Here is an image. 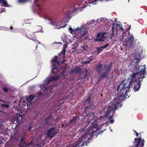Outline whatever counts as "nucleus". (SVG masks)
Segmentation results:
<instances>
[{
    "mask_svg": "<svg viewBox=\"0 0 147 147\" xmlns=\"http://www.w3.org/2000/svg\"><path fill=\"white\" fill-rule=\"evenodd\" d=\"M121 98L119 97L116 96L112 102L108 104L107 108H105L103 110L100 111V113L103 116H100L99 117H96L94 122L92 121V120L94 119L95 115L94 112H92L88 114L86 116L88 118V124L91 123V127L88 128L85 132L83 135L86 136L87 141H89L93 135V133L97 130L99 129V127L96 123L102 122L105 120V118L109 119L113 117L114 116L115 111L119 107L122 105L121 102Z\"/></svg>",
    "mask_w": 147,
    "mask_h": 147,
    "instance_id": "obj_1",
    "label": "nucleus"
},
{
    "mask_svg": "<svg viewBox=\"0 0 147 147\" xmlns=\"http://www.w3.org/2000/svg\"><path fill=\"white\" fill-rule=\"evenodd\" d=\"M142 67H144L143 69H142L140 71H138L140 69L139 66L138 65L136 66L134 69V71H136L137 73L133 72L131 78L127 79V81L122 85L120 89L121 84L117 86V91H118L119 90V94L116 96L117 97H119L120 98H121L122 100L123 95H124L125 93H126L131 87H132V83H134V84H135V83L138 82H141L142 81L143 79L145 77L146 74V68L145 65H144Z\"/></svg>",
    "mask_w": 147,
    "mask_h": 147,
    "instance_id": "obj_2",
    "label": "nucleus"
},
{
    "mask_svg": "<svg viewBox=\"0 0 147 147\" xmlns=\"http://www.w3.org/2000/svg\"><path fill=\"white\" fill-rule=\"evenodd\" d=\"M65 69H62L57 68L56 71V73L54 71L55 69H52L51 70V74H53L54 76H51L49 78H47L44 81V83L40 85V87L41 88V90L44 89L42 92H39L37 94L38 96H40L41 95H49L51 93L52 90L53 89V86H48L49 85V83L52 81L56 79L61 78L60 74H63L65 71Z\"/></svg>",
    "mask_w": 147,
    "mask_h": 147,
    "instance_id": "obj_3",
    "label": "nucleus"
},
{
    "mask_svg": "<svg viewBox=\"0 0 147 147\" xmlns=\"http://www.w3.org/2000/svg\"><path fill=\"white\" fill-rule=\"evenodd\" d=\"M86 26L84 24L81 25L76 29H74L70 27L68 29L71 34H74L73 36L76 39H78L86 35L88 31L86 30Z\"/></svg>",
    "mask_w": 147,
    "mask_h": 147,
    "instance_id": "obj_4",
    "label": "nucleus"
},
{
    "mask_svg": "<svg viewBox=\"0 0 147 147\" xmlns=\"http://www.w3.org/2000/svg\"><path fill=\"white\" fill-rule=\"evenodd\" d=\"M88 141H87L86 136L82 135L80 137H77L75 142L74 141H71L69 144L66 147H79L80 146H82L84 144L87 145L88 142L89 143Z\"/></svg>",
    "mask_w": 147,
    "mask_h": 147,
    "instance_id": "obj_5",
    "label": "nucleus"
},
{
    "mask_svg": "<svg viewBox=\"0 0 147 147\" xmlns=\"http://www.w3.org/2000/svg\"><path fill=\"white\" fill-rule=\"evenodd\" d=\"M127 38L129 40H125L124 42L125 43L126 47L128 48L129 50L131 49L134 47L133 41L134 37L132 34L129 32L127 34Z\"/></svg>",
    "mask_w": 147,
    "mask_h": 147,
    "instance_id": "obj_6",
    "label": "nucleus"
},
{
    "mask_svg": "<svg viewBox=\"0 0 147 147\" xmlns=\"http://www.w3.org/2000/svg\"><path fill=\"white\" fill-rule=\"evenodd\" d=\"M47 19L49 21V24L54 27L55 29H59L61 28H64L65 26H62L63 23L65 22L64 21H57L55 18L51 20L49 18H48Z\"/></svg>",
    "mask_w": 147,
    "mask_h": 147,
    "instance_id": "obj_7",
    "label": "nucleus"
},
{
    "mask_svg": "<svg viewBox=\"0 0 147 147\" xmlns=\"http://www.w3.org/2000/svg\"><path fill=\"white\" fill-rule=\"evenodd\" d=\"M111 67V65L110 64L103 68L102 73L99 76L100 78L102 79L105 78H107L109 75L110 74V69Z\"/></svg>",
    "mask_w": 147,
    "mask_h": 147,
    "instance_id": "obj_8",
    "label": "nucleus"
},
{
    "mask_svg": "<svg viewBox=\"0 0 147 147\" xmlns=\"http://www.w3.org/2000/svg\"><path fill=\"white\" fill-rule=\"evenodd\" d=\"M109 21L112 22L113 25V26L112 27V33L111 34V35L112 36H114L113 35V32L114 31L117 30V29L116 28L115 26H114L113 21L112 20L109 19V20H108L105 18H101L98 19L97 20H96V23H97L102 22L105 24H106L108 22H109Z\"/></svg>",
    "mask_w": 147,
    "mask_h": 147,
    "instance_id": "obj_9",
    "label": "nucleus"
},
{
    "mask_svg": "<svg viewBox=\"0 0 147 147\" xmlns=\"http://www.w3.org/2000/svg\"><path fill=\"white\" fill-rule=\"evenodd\" d=\"M83 2V1L82 0H78L75 2V6L73 8L74 9V10H73L72 11H71L70 12L69 11H66L65 10V17L68 18H71V16L70 15L71 14H73V13L75 12L76 11H77L78 9L77 7H75L76 5H79L81 4Z\"/></svg>",
    "mask_w": 147,
    "mask_h": 147,
    "instance_id": "obj_10",
    "label": "nucleus"
},
{
    "mask_svg": "<svg viewBox=\"0 0 147 147\" xmlns=\"http://www.w3.org/2000/svg\"><path fill=\"white\" fill-rule=\"evenodd\" d=\"M61 39L62 41L64 43L63 48L64 49L61 52V53H63L64 55L65 52V49L67 47V44L69 42H71L70 39L68 37L64 34H63L61 36Z\"/></svg>",
    "mask_w": 147,
    "mask_h": 147,
    "instance_id": "obj_11",
    "label": "nucleus"
},
{
    "mask_svg": "<svg viewBox=\"0 0 147 147\" xmlns=\"http://www.w3.org/2000/svg\"><path fill=\"white\" fill-rule=\"evenodd\" d=\"M107 33L103 31L98 33L96 37L94 38V40L95 41H104V40L107 38V36H105Z\"/></svg>",
    "mask_w": 147,
    "mask_h": 147,
    "instance_id": "obj_12",
    "label": "nucleus"
},
{
    "mask_svg": "<svg viewBox=\"0 0 147 147\" xmlns=\"http://www.w3.org/2000/svg\"><path fill=\"white\" fill-rule=\"evenodd\" d=\"M134 142L135 147H143L144 146V141L141 138H135Z\"/></svg>",
    "mask_w": 147,
    "mask_h": 147,
    "instance_id": "obj_13",
    "label": "nucleus"
},
{
    "mask_svg": "<svg viewBox=\"0 0 147 147\" xmlns=\"http://www.w3.org/2000/svg\"><path fill=\"white\" fill-rule=\"evenodd\" d=\"M57 57L55 56L51 60V63L53 69L57 70L58 67L59 66V63L57 61Z\"/></svg>",
    "mask_w": 147,
    "mask_h": 147,
    "instance_id": "obj_14",
    "label": "nucleus"
},
{
    "mask_svg": "<svg viewBox=\"0 0 147 147\" xmlns=\"http://www.w3.org/2000/svg\"><path fill=\"white\" fill-rule=\"evenodd\" d=\"M39 0H34V4L36 7V9L38 14L42 16L43 15V11L42 10L40 4L38 3Z\"/></svg>",
    "mask_w": 147,
    "mask_h": 147,
    "instance_id": "obj_15",
    "label": "nucleus"
},
{
    "mask_svg": "<svg viewBox=\"0 0 147 147\" xmlns=\"http://www.w3.org/2000/svg\"><path fill=\"white\" fill-rule=\"evenodd\" d=\"M57 131L54 127L50 128L47 133V135L48 137L52 138L56 133Z\"/></svg>",
    "mask_w": 147,
    "mask_h": 147,
    "instance_id": "obj_16",
    "label": "nucleus"
},
{
    "mask_svg": "<svg viewBox=\"0 0 147 147\" xmlns=\"http://www.w3.org/2000/svg\"><path fill=\"white\" fill-rule=\"evenodd\" d=\"M28 103H27V105L28 106L34 101V97L33 95H30L29 97L26 98Z\"/></svg>",
    "mask_w": 147,
    "mask_h": 147,
    "instance_id": "obj_17",
    "label": "nucleus"
},
{
    "mask_svg": "<svg viewBox=\"0 0 147 147\" xmlns=\"http://www.w3.org/2000/svg\"><path fill=\"white\" fill-rule=\"evenodd\" d=\"M77 119L76 117H73L69 124V126L71 127L72 126L75 125L77 123Z\"/></svg>",
    "mask_w": 147,
    "mask_h": 147,
    "instance_id": "obj_18",
    "label": "nucleus"
},
{
    "mask_svg": "<svg viewBox=\"0 0 147 147\" xmlns=\"http://www.w3.org/2000/svg\"><path fill=\"white\" fill-rule=\"evenodd\" d=\"M140 82H138L135 83V84L136 83V84L134 86V91L135 92L139 90L141 85Z\"/></svg>",
    "mask_w": 147,
    "mask_h": 147,
    "instance_id": "obj_19",
    "label": "nucleus"
},
{
    "mask_svg": "<svg viewBox=\"0 0 147 147\" xmlns=\"http://www.w3.org/2000/svg\"><path fill=\"white\" fill-rule=\"evenodd\" d=\"M107 65H104L102 66L101 64H99L96 67V70L100 73H101L103 71V68L105 67Z\"/></svg>",
    "mask_w": 147,
    "mask_h": 147,
    "instance_id": "obj_20",
    "label": "nucleus"
},
{
    "mask_svg": "<svg viewBox=\"0 0 147 147\" xmlns=\"http://www.w3.org/2000/svg\"><path fill=\"white\" fill-rule=\"evenodd\" d=\"M93 58L94 57L93 56L91 55L88 58V59L89 60V61H84L82 62V64L83 65H85L89 63L90 61H92L93 60Z\"/></svg>",
    "mask_w": 147,
    "mask_h": 147,
    "instance_id": "obj_21",
    "label": "nucleus"
},
{
    "mask_svg": "<svg viewBox=\"0 0 147 147\" xmlns=\"http://www.w3.org/2000/svg\"><path fill=\"white\" fill-rule=\"evenodd\" d=\"M3 3V6L5 7H9L7 1L6 0H0V4Z\"/></svg>",
    "mask_w": 147,
    "mask_h": 147,
    "instance_id": "obj_22",
    "label": "nucleus"
},
{
    "mask_svg": "<svg viewBox=\"0 0 147 147\" xmlns=\"http://www.w3.org/2000/svg\"><path fill=\"white\" fill-rule=\"evenodd\" d=\"M75 68L76 72V74H79L81 73V70L80 68L78 67H76Z\"/></svg>",
    "mask_w": 147,
    "mask_h": 147,
    "instance_id": "obj_23",
    "label": "nucleus"
},
{
    "mask_svg": "<svg viewBox=\"0 0 147 147\" xmlns=\"http://www.w3.org/2000/svg\"><path fill=\"white\" fill-rule=\"evenodd\" d=\"M61 96V94L60 93H59L58 92H57L55 95L54 96V97H56V99L57 100H59V97Z\"/></svg>",
    "mask_w": 147,
    "mask_h": 147,
    "instance_id": "obj_24",
    "label": "nucleus"
},
{
    "mask_svg": "<svg viewBox=\"0 0 147 147\" xmlns=\"http://www.w3.org/2000/svg\"><path fill=\"white\" fill-rule=\"evenodd\" d=\"M98 1V0H95L94 1H89L87 5L90 6V5H89V4H90L91 3H92L93 5H96L97 3V2Z\"/></svg>",
    "mask_w": 147,
    "mask_h": 147,
    "instance_id": "obj_25",
    "label": "nucleus"
},
{
    "mask_svg": "<svg viewBox=\"0 0 147 147\" xmlns=\"http://www.w3.org/2000/svg\"><path fill=\"white\" fill-rule=\"evenodd\" d=\"M141 55L139 53H136L135 55V58L136 59H139L141 57Z\"/></svg>",
    "mask_w": 147,
    "mask_h": 147,
    "instance_id": "obj_26",
    "label": "nucleus"
},
{
    "mask_svg": "<svg viewBox=\"0 0 147 147\" xmlns=\"http://www.w3.org/2000/svg\"><path fill=\"white\" fill-rule=\"evenodd\" d=\"M52 118V116L51 115H50V116H49L48 118L46 119L45 120V122L47 123V122L48 121H50V120H51V119Z\"/></svg>",
    "mask_w": 147,
    "mask_h": 147,
    "instance_id": "obj_27",
    "label": "nucleus"
},
{
    "mask_svg": "<svg viewBox=\"0 0 147 147\" xmlns=\"http://www.w3.org/2000/svg\"><path fill=\"white\" fill-rule=\"evenodd\" d=\"M20 117L21 119V120H22V115H19L17 116L16 119L17 120V122L19 123L20 122V119L19 118Z\"/></svg>",
    "mask_w": 147,
    "mask_h": 147,
    "instance_id": "obj_28",
    "label": "nucleus"
},
{
    "mask_svg": "<svg viewBox=\"0 0 147 147\" xmlns=\"http://www.w3.org/2000/svg\"><path fill=\"white\" fill-rule=\"evenodd\" d=\"M25 133L23 134H22V135L21 136V137H22L21 138V143H23V141L24 140V138H25Z\"/></svg>",
    "mask_w": 147,
    "mask_h": 147,
    "instance_id": "obj_29",
    "label": "nucleus"
},
{
    "mask_svg": "<svg viewBox=\"0 0 147 147\" xmlns=\"http://www.w3.org/2000/svg\"><path fill=\"white\" fill-rule=\"evenodd\" d=\"M119 27V29L120 30H121V32H122V34H123L124 32V30L123 28L121 27V25L119 24L118 25Z\"/></svg>",
    "mask_w": 147,
    "mask_h": 147,
    "instance_id": "obj_30",
    "label": "nucleus"
},
{
    "mask_svg": "<svg viewBox=\"0 0 147 147\" xmlns=\"http://www.w3.org/2000/svg\"><path fill=\"white\" fill-rule=\"evenodd\" d=\"M70 74H76V70L75 69V68L74 69H72L70 71Z\"/></svg>",
    "mask_w": 147,
    "mask_h": 147,
    "instance_id": "obj_31",
    "label": "nucleus"
},
{
    "mask_svg": "<svg viewBox=\"0 0 147 147\" xmlns=\"http://www.w3.org/2000/svg\"><path fill=\"white\" fill-rule=\"evenodd\" d=\"M95 23H96V21L94 20H92L90 21L89 23V24H94Z\"/></svg>",
    "mask_w": 147,
    "mask_h": 147,
    "instance_id": "obj_32",
    "label": "nucleus"
},
{
    "mask_svg": "<svg viewBox=\"0 0 147 147\" xmlns=\"http://www.w3.org/2000/svg\"><path fill=\"white\" fill-rule=\"evenodd\" d=\"M81 47L85 51H87V47L86 46H85L84 45L81 46Z\"/></svg>",
    "mask_w": 147,
    "mask_h": 147,
    "instance_id": "obj_33",
    "label": "nucleus"
},
{
    "mask_svg": "<svg viewBox=\"0 0 147 147\" xmlns=\"http://www.w3.org/2000/svg\"><path fill=\"white\" fill-rule=\"evenodd\" d=\"M103 49L101 47H100L97 48V50L98 52H100L102 51Z\"/></svg>",
    "mask_w": 147,
    "mask_h": 147,
    "instance_id": "obj_34",
    "label": "nucleus"
},
{
    "mask_svg": "<svg viewBox=\"0 0 147 147\" xmlns=\"http://www.w3.org/2000/svg\"><path fill=\"white\" fill-rule=\"evenodd\" d=\"M85 129L84 128H81L80 129L79 131L78 132L80 134L82 133L84 131Z\"/></svg>",
    "mask_w": 147,
    "mask_h": 147,
    "instance_id": "obj_35",
    "label": "nucleus"
},
{
    "mask_svg": "<svg viewBox=\"0 0 147 147\" xmlns=\"http://www.w3.org/2000/svg\"><path fill=\"white\" fill-rule=\"evenodd\" d=\"M3 90L6 92H8V89L6 87H4L3 88Z\"/></svg>",
    "mask_w": 147,
    "mask_h": 147,
    "instance_id": "obj_36",
    "label": "nucleus"
},
{
    "mask_svg": "<svg viewBox=\"0 0 147 147\" xmlns=\"http://www.w3.org/2000/svg\"><path fill=\"white\" fill-rule=\"evenodd\" d=\"M113 117H114V116L113 117L111 118L110 119H109V118H107L108 119H110V120L109 121V122L110 123H113L114 121V120H113L112 119H111V118H113Z\"/></svg>",
    "mask_w": 147,
    "mask_h": 147,
    "instance_id": "obj_37",
    "label": "nucleus"
},
{
    "mask_svg": "<svg viewBox=\"0 0 147 147\" xmlns=\"http://www.w3.org/2000/svg\"><path fill=\"white\" fill-rule=\"evenodd\" d=\"M5 9L3 8H1L0 9V13L2 12H5Z\"/></svg>",
    "mask_w": 147,
    "mask_h": 147,
    "instance_id": "obj_38",
    "label": "nucleus"
},
{
    "mask_svg": "<svg viewBox=\"0 0 147 147\" xmlns=\"http://www.w3.org/2000/svg\"><path fill=\"white\" fill-rule=\"evenodd\" d=\"M109 45V44H107L103 46H102L101 47L103 49H104L107 48V47H108Z\"/></svg>",
    "mask_w": 147,
    "mask_h": 147,
    "instance_id": "obj_39",
    "label": "nucleus"
},
{
    "mask_svg": "<svg viewBox=\"0 0 147 147\" xmlns=\"http://www.w3.org/2000/svg\"><path fill=\"white\" fill-rule=\"evenodd\" d=\"M1 105L2 106L6 108H8L9 107V105L7 104H2Z\"/></svg>",
    "mask_w": 147,
    "mask_h": 147,
    "instance_id": "obj_40",
    "label": "nucleus"
},
{
    "mask_svg": "<svg viewBox=\"0 0 147 147\" xmlns=\"http://www.w3.org/2000/svg\"><path fill=\"white\" fill-rule=\"evenodd\" d=\"M6 30V28L3 27V26H0V30Z\"/></svg>",
    "mask_w": 147,
    "mask_h": 147,
    "instance_id": "obj_41",
    "label": "nucleus"
},
{
    "mask_svg": "<svg viewBox=\"0 0 147 147\" xmlns=\"http://www.w3.org/2000/svg\"><path fill=\"white\" fill-rule=\"evenodd\" d=\"M91 107L90 106H87L85 107L84 108V109L86 111L88 109H90V108Z\"/></svg>",
    "mask_w": 147,
    "mask_h": 147,
    "instance_id": "obj_42",
    "label": "nucleus"
},
{
    "mask_svg": "<svg viewBox=\"0 0 147 147\" xmlns=\"http://www.w3.org/2000/svg\"><path fill=\"white\" fill-rule=\"evenodd\" d=\"M37 28L38 29L40 30H41V31L42 32L41 29H42V28L40 26H38L37 27Z\"/></svg>",
    "mask_w": 147,
    "mask_h": 147,
    "instance_id": "obj_43",
    "label": "nucleus"
},
{
    "mask_svg": "<svg viewBox=\"0 0 147 147\" xmlns=\"http://www.w3.org/2000/svg\"><path fill=\"white\" fill-rule=\"evenodd\" d=\"M85 71L86 72V74L88 76L89 73L88 72V70L87 69H85Z\"/></svg>",
    "mask_w": 147,
    "mask_h": 147,
    "instance_id": "obj_44",
    "label": "nucleus"
},
{
    "mask_svg": "<svg viewBox=\"0 0 147 147\" xmlns=\"http://www.w3.org/2000/svg\"><path fill=\"white\" fill-rule=\"evenodd\" d=\"M134 131L136 133V136H138L139 135V134L138 133H137L135 130Z\"/></svg>",
    "mask_w": 147,
    "mask_h": 147,
    "instance_id": "obj_45",
    "label": "nucleus"
},
{
    "mask_svg": "<svg viewBox=\"0 0 147 147\" xmlns=\"http://www.w3.org/2000/svg\"><path fill=\"white\" fill-rule=\"evenodd\" d=\"M31 39H32L34 41H37L36 38H32Z\"/></svg>",
    "mask_w": 147,
    "mask_h": 147,
    "instance_id": "obj_46",
    "label": "nucleus"
},
{
    "mask_svg": "<svg viewBox=\"0 0 147 147\" xmlns=\"http://www.w3.org/2000/svg\"><path fill=\"white\" fill-rule=\"evenodd\" d=\"M103 131H100L99 133L98 134H100L102 133L103 132Z\"/></svg>",
    "mask_w": 147,
    "mask_h": 147,
    "instance_id": "obj_47",
    "label": "nucleus"
},
{
    "mask_svg": "<svg viewBox=\"0 0 147 147\" xmlns=\"http://www.w3.org/2000/svg\"><path fill=\"white\" fill-rule=\"evenodd\" d=\"M32 127L31 126H29L28 128V130H30L31 129H32Z\"/></svg>",
    "mask_w": 147,
    "mask_h": 147,
    "instance_id": "obj_48",
    "label": "nucleus"
},
{
    "mask_svg": "<svg viewBox=\"0 0 147 147\" xmlns=\"http://www.w3.org/2000/svg\"><path fill=\"white\" fill-rule=\"evenodd\" d=\"M89 101V99H88L87 100H86L85 102H86V103L87 102H88Z\"/></svg>",
    "mask_w": 147,
    "mask_h": 147,
    "instance_id": "obj_49",
    "label": "nucleus"
},
{
    "mask_svg": "<svg viewBox=\"0 0 147 147\" xmlns=\"http://www.w3.org/2000/svg\"><path fill=\"white\" fill-rule=\"evenodd\" d=\"M10 29L11 30H13V28L11 26L10 27Z\"/></svg>",
    "mask_w": 147,
    "mask_h": 147,
    "instance_id": "obj_50",
    "label": "nucleus"
},
{
    "mask_svg": "<svg viewBox=\"0 0 147 147\" xmlns=\"http://www.w3.org/2000/svg\"><path fill=\"white\" fill-rule=\"evenodd\" d=\"M20 147H24L23 146H22L21 145V143L20 144Z\"/></svg>",
    "mask_w": 147,
    "mask_h": 147,
    "instance_id": "obj_51",
    "label": "nucleus"
},
{
    "mask_svg": "<svg viewBox=\"0 0 147 147\" xmlns=\"http://www.w3.org/2000/svg\"><path fill=\"white\" fill-rule=\"evenodd\" d=\"M130 27H131V25H130V26H129V28H128V30H130V29H131Z\"/></svg>",
    "mask_w": 147,
    "mask_h": 147,
    "instance_id": "obj_52",
    "label": "nucleus"
},
{
    "mask_svg": "<svg viewBox=\"0 0 147 147\" xmlns=\"http://www.w3.org/2000/svg\"><path fill=\"white\" fill-rule=\"evenodd\" d=\"M65 60H63L62 61V62H61L62 63H64L65 62Z\"/></svg>",
    "mask_w": 147,
    "mask_h": 147,
    "instance_id": "obj_53",
    "label": "nucleus"
},
{
    "mask_svg": "<svg viewBox=\"0 0 147 147\" xmlns=\"http://www.w3.org/2000/svg\"><path fill=\"white\" fill-rule=\"evenodd\" d=\"M122 38H120V39H121H121H122V38H123V35H122Z\"/></svg>",
    "mask_w": 147,
    "mask_h": 147,
    "instance_id": "obj_54",
    "label": "nucleus"
},
{
    "mask_svg": "<svg viewBox=\"0 0 147 147\" xmlns=\"http://www.w3.org/2000/svg\"><path fill=\"white\" fill-rule=\"evenodd\" d=\"M110 131H111V132H113V130L111 129H110Z\"/></svg>",
    "mask_w": 147,
    "mask_h": 147,
    "instance_id": "obj_55",
    "label": "nucleus"
},
{
    "mask_svg": "<svg viewBox=\"0 0 147 147\" xmlns=\"http://www.w3.org/2000/svg\"><path fill=\"white\" fill-rule=\"evenodd\" d=\"M0 100L1 101H3V102H5L4 100Z\"/></svg>",
    "mask_w": 147,
    "mask_h": 147,
    "instance_id": "obj_56",
    "label": "nucleus"
},
{
    "mask_svg": "<svg viewBox=\"0 0 147 147\" xmlns=\"http://www.w3.org/2000/svg\"><path fill=\"white\" fill-rule=\"evenodd\" d=\"M104 1H107H107H109V0H104Z\"/></svg>",
    "mask_w": 147,
    "mask_h": 147,
    "instance_id": "obj_57",
    "label": "nucleus"
},
{
    "mask_svg": "<svg viewBox=\"0 0 147 147\" xmlns=\"http://www.w3.org/2000/svg\"><path fill=\"white\" fill-rule=\"evenodd\" d=\"M37 42H38V44H40V42L38 41H37Z\"/></svg>",
    "mask_w": 147,
    "mask_h": 147,
    "instance_id": "obj_58",
    "label": "nucleus"
},
{
    "mask_svg": "<svg viewBox=\"0 0 147 147\" xmlns=\"http://www.w3.org/2000/svg\"><path fill=\"white\" fill-rule=\"evenodd\" d=\"M104 124V123L102 124H101V125H103Z\"/></svg>",
    "mask_w": 147,
    "mask_h": 147,
    "instance_id": "obj_59",
    "label": "nucleus"
},
{
    "mask_svg": "<svg viewBox=\"0 0 147 147\" xmlns=\"http://www.w3.org/2000/svg\"><path fill=\"white\" fill-rule=\"evenodd\" d=\"M40 32V31H37V32Z\"/></svg>",
    "mask_w": 147,
    "mask_h": 147,
    "instance_id": "obj_60",
    "label": "nucleus"
},
{
    "mask_svg": "<svg viewBox=\"0 0 147 147\" xmlns=\"http://www.w3.org/2000/svg\"><path fill=\"white\" fill-rule=\"evenodd\" d=\"M86 127H87L88 126V124H86Z\"/></svg>",
    "mask_w": 147,
    "mask_h": 147,
    "instance_id": "obj_61",
    "label": "nucleus"
},
{
    "mask_svg": "<svg viewBox=\"0 0 147 147\" xmlns=\"http://www.w3.org/2000/svg\"><path fill=\"white\" fill-rule=\"evenodd\" d=\"M37 46H36V49H37Z\"/></svg>",
    "mask_w": 147,
    "mask_h": 147,
    "instance_id": "obj_62",
    "label": "nucleus"
},
{
    "mask_svg": "<svg viewBox=\"0 0 147 147\" xmlns=\"http://www.w3.org/2000/svg\"><path fill=\"white\" fill-rule=\"evenodd\" d=\"M85 7H83V8H85Z\"/></svg>",
    "mask_w": 147,
    "mask_h": 147,
    "instance_id": "obj_63",
    "label": "nucleus"
}]
</instances>
